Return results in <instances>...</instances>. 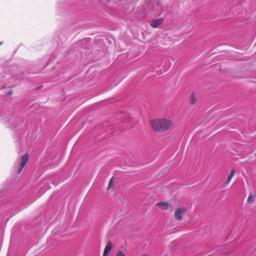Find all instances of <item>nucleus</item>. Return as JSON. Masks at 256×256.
Listing matches in <instances>:
<instances>
[{"label":"nucleus","mask_w":256,"mask_h":256,"mask_svg":"<svg viewBox=\"0 0 256 256\" xmlns=\"http://www.w3.org/2000/svg\"><path fill=\"white\" fill-rule=\"evenodd\" d=\"M150 124L154 130L158 132L167 130L173 125L172 121L166 119H156Z\"/></svg>","instance_id":"f257e3e1"},{"label":"nucleus","mask_w":256,"mask_h":256,"mask_svg":"<svg viewBox=\"0 0 256 256\" xmlns=\"http://www.w3.org/2000/svg\"><path fill=\"white\" fill-rule=\"evenodd\" d=\"M28 158V154H24L20 162H17L19 166L18 168V170L17 172L18 174H19L21 172L24 168L26 166Z\"/></svg>","instance_id":"f03ea898"},{"label":"nucleus","mask_w":256,"mask_h":256,"mask_svg":"<svg viewBox=\"0 0 256 256\" xmlns=\"http://www.w3.org/2000/svg\"><path fill=\"white\" fill-rule=\"evenodd\" d=\"M184 213V210L181 208H178L176 210L175 212V218L178 220H181L182 218V216Z\"/></svg>","instance_id":"7ed1b4c3"},{"label":"nucleus","mask_w":256,"mask_h":256,"mask_svg":"<svg viewBox=\"0 0 256 256\" xmlns=\"http://www.w3.org/2000/svg\"><path fill=\"white\" fill-rule=\"evenodd\" d=\"M112 248V244L110 242H108L104 250L103 256H107Z\"/></svg>","instance_id":"20e7f679"},{"label":"nucleus","mask_w":256,"mask_h":256,"mask_svg":"<svg viewBox=\"0 0 256 256\" xmlns=\"http://www.w3.org/2000/svg\"><path fill=\"white\" fill-rule=\"evenodd\" d=\"M164 22V20L162 18H159L158 20H153L151 22V26L154 28H158L159 26L162 24Z\"/></svg>","instance_id":"39448f33"},{"label":"nucleus","mask_w":256,"mask_h":256,"mask_svg":"<svg viewBox=\"0 0 256 256\" xmlns=\"http://www.w3.org/2000/svg\"><path fill=\"white\" fill-rule=\"evenodd\" d=\"M156 205L160 207L162 210H166L168 208V204L167 202H158Z\"/></svg>","instance_id":"423d86ee"},{"label":"nucleus","mask_w":256,"mask_h":256,"mask_svg":"<svg viewBox=\"0 0 256 256\" xmlns=\"http://www.w3.org/2000/svg\"><path fill=\"white\" fill-rule=\"evenodd\" d=\"M256 198V195H253L252 194H250L248 197V201L250 202L254 201Z\"/></svg>","instance_id":"0eeeda50"},{"label":"nucleus","mask_w":256,"mask_h":256,"mask_svg":"<svg viewBox=\"0 0 256 256\" xmlns=\"http://www.w3.org/2000/svg\"><path fill=\"white\" fill-rule=\"evenodd\" d=\"M114 184V178L112 177L110 178V182L108 184V189H110V188H112Z\"/></svg>","instance_id":"6e6552de"},{"label":"nucleus","mask_w":256,"mask_h":256,"mask_svg":"<svg viewBox=\"0 0 256 256\" xmlns=\"http://www.w3.org/2000/svg\"><path fill=\"white\" fill-rule=\"evenodd\" d=\"M196 102V99L194 97V94L193 93L190 96V103L192 104H194Z\"/></svg>","instance_id":"1a4fd4ad"},{"label":"nucleus","mask_w":256,"mask_h":256,"mask_svg":"<svg viewBox=\"0 0 256 256\" xmlns=\"http://www.w3.org/2000/svg\"><path fill=\"white\" fill-rule=\"evenodd\" d=\"M235 172H236L235 170H232L230 174L228 176V177H230V178H233V176H234Z\"/></svg>","instance_id":"9d476101"},{"label":"nucleus","mask_w":256,"mask_h":256,"mask_svg":"<svg viewBox=\"0 0 256 256\" xmlns=\"http://www.w3.org/2000/svg\"><path fill=\"white\" fill-rule=\"evenodd\" d=\"M116 256H125V254L122 251L120 250L116 253Z\"/></svg>","instance_id":"9b49d317"},{"label":"nucleus","mask_w":256,"mask_h":256,"mask_svg":"<svg viewBox=\"0 0 256 256\" xmlns=\"http://www.w3.org/2000/svg\"><path fill=\"white\" fill-rule=\"evenodd\" d=\"M7 207V206H0V212H2V213H4L5 212H6V210H4Z\"/></svg>","instance_id":"f8f14e48"},{"label":"nucleus","mask_w":256,"mask_h":256,"mask_svg":"<svg viewBox=\"0 0 256 256\" xmlns=\"http://www.w3.org/2000/svg\"><path fill=\"white\" fill-rule=\"evenodd\" d=\"M158 4V8L156 9V10L159 12H160L162 10V6L160 4L159 2H157Z\"/></svg>","instance_id":"ddd939ff"},{"label":"nucleus","mask_w":256,"mask_h":256,"mask_svg":"<svg viewBox=\"0 0 256 256\" xmlns=\"http://www.w3.org/2000/svg\"><path fill=\"white\" fill-rule=\"evenodd\" d=\"M4 114L3 112L0 110V120L4 121Z\"/></svg>","instance_id":"4468645a"},{"label":"nucleus","mask_w":256,"mask_h":256,"mask_svg":"<svg viewBox=\"0 0 256 256\" xmlns=\"http://www.w3.org/2000/svg\"><path fill=\"white\" fill-rule=\"evenodd\" d=\"M232 178L228 176L227 180L226 181V184H228L230 182Z\"/></svg>","instance_id":"2eb2a0df"},{"label":"nucleus","mask_w":256,"mask_h":256,"mask_svg":"<svg viewBox=\"0 0 256 256\" xmlns=\"http://www.w3.org/2000/svg\"><path fill=\"white\" fill-rule=\"evenodd\" d=\"M12 94V92H8V94Z\"/></svg>","instance_id":"dca6fc26"},{"label":"nucleus","mask_w":256,"mask_h":256,"mask_svg":"<svg viewBox=\"0 0 256 256\" xmlns=\"http://www.w3.org/2000/svg\"><path fill=\"white\" fill-rule=\"evenodd\" d=\"M147 256L146 255H144V256Z\"/></svg>","instance_id":"f3484780"}]
</instances>
